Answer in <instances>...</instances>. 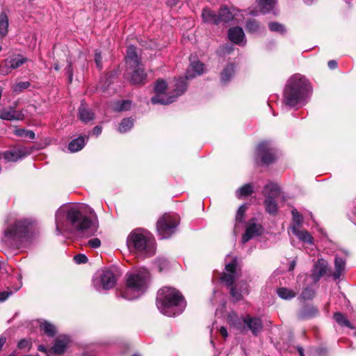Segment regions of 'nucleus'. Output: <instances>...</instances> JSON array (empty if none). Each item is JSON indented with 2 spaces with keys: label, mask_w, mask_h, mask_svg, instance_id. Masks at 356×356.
I'll return each mask as SVG.
<instances>
[{
  "label": "nucleus",
  "mask_w": 356,
  "mask_h": 356,
  "mask_svg": "<svg viewBox=\"0 0 356 356\" xmlns=\"http://www.w3.org/2000/svg\"><path fill=\"white\" fill-rule=\"evenodd\" d=\"M55 223L57 234L70 233L81 237L95 235L99 227L95 211L83 203L61 205L56 211Z\"/></svg>",
  "instance_id": "f257e3e1"
},
{
  "label": "nucleus",
  "mask_w": 356,
  "mask_h": 356,
  "mask_svg": "<svg viewBox=\"0 0 356 356\" xmlns=\"http://www.w3.org/2000/svg\"><path fill=\"white\" fill-rule=\"evenodd\" d=\"M311 86L307 78L295 74L287 81L284 90V103L289 107H300L308 101Z\"/></svg>",
  "instance_id": "f03ea898"
},
{
  "label": "nucleus",
  "mask_w": 356,
  "mask_h": 356,
  "mask_svg": "<svg viewBox=\"0 0 356 356\" xmlns=\"http://www.w3.org/2000/svg\"><path fill=\"white\" fill-rule=\"evenodd\" d=\"M152 281V274L148 268H136L125 275V289L120 296L128 300H135L144 294Z\"/></svg>",
  "instance_id": "7ed1b4c3"
},
{
  "label": "nucleus",
  "mask_w": 356,
  "mask_h": 356,
  "mask_svg": "<svg viewBox=\"0 0 356 356\" xmlns=\"http://www.w3.org/2000/svg\"><path fill=\"white\" fill-rule=\"evenodd\" d=\"M127 247L138 261L152 257L156 250V244L153 236L146 230L136 229L127 238Z\"/></svg>",
  "instance_id": "20e7f679"
},
{
  "label": "nucleus",
  "mask_w": 356,
  "mask_h": 356,
  "mask_svg": "<svg viewBox=\"0 0 356 356\" xmlns=\"http://www.w3.org/2000/svg\"><path fill=\"white\" fill-rule=\"evenodd\" d=\"M156 305L161 313L171 317L182 313L186 301L176 289L165 286L158 291Z\"/></svg>",
  "instance_id": "39448f33"
},
{
  "label": "nucleus",
  "mask_w": 356,
  "mask_h": 356,
  "mask_svg": "<svg viewBox=\"0 0 356 356\" xmlns=\"http://www.w3.org/2000/svg\"><path fill=\"white\" fill-rule=\"evenodd\" d=\"M155 95L151 98L153 104H170L176 101L178 97L182 95L187 90V83L182 79H178L170 87L166 81L159 79L154 86Z\"/></svg>",
  "instance_id": "423d86ee"
},
{
  "label": "nucleus",
  "mask_w": 356,
  "mask_h": 356,
  "mask_svg": "<svg viewBox=\"0 0 356 356\" xmlns=\"http://www.w3.org/2000/svg\"><path fill=\"white\" fill-rule=\"evenodd\" d=\"M31 222L26 219L17 220L3 232L2 240L8 245L17 246L26 237Z\"/></svg>",
  "instance_id": "0eeeda50"
},
{
  "label": "nucleus",
  "mask_w": 356,
  "mask_h": 356,
  "mask_svg": "<svg viewBox=\"0 0 356 356\" xmlns=\"http://www.w3.org/2000/svg\"><path fill=\"white\" fill-rule=\"evenodd\" d=\"M117 268H99L92 277V286L97 291L113 288L120 276Z\"/></svg>",
  "instance_id": "6e6552de"
},
{
  "label": "nucleus",
  "mask_w": 356,
  "mask_h": 356,
  "mask_svg": "<svg viewBox=\"0 0 356 356\" xmlns=\"http://www.w3.org/2000/svg\"><path fill=\"white\" fill-rule=\"evenodd\" d=\"M179 218L175 213H165L156 222V229L161 238H170L177 229Z\"/></svg>",
  "instance_id": "1a4fd4ad"
},
{
  "label": "nucleus",
  "mask_w": 356,
  "mask_h": 356,
  "mask_svg": "<svg viewBox=\"0 0 356 356\" xmlns=\"http://www.w3.org/2000/svg\"><path fill=\"white\" fill-rule=\"evenodd\" d=\"M262 194L265 197L264 206L266 211L275 216L278 211V206L275 199L281 195L280 186L274 182H269L264 186Z\"/></svg>",
  "instance_id": "9d476101"
},
{
  "label": "nucleus",
  "mask_w": 356,
  "mask_h": 356,
  "mask_svg": "<svg viewBox=\"0 0 356 356\" xmlns=\"http://www.w3.org/2000/svg\"><path fill=\"white\" fill-rule=\"evenodd\" d=\"M277 159L276 149L268 141L260 143L256 149V160L264 165L273 163Z\"/></svg>",
  "instance_id": "9b49d317"
},
{
  "label": "nucleus",
  "mask_w": 356,
  "mask_h": 356,
  "mask_svg": "<svg viewBox=\"0 0 356 356\" xmlns=\"http://www.w3.org/2000/svg\"><path fill=\"white\" fill-rule=\"evenodd\" d=\"M243 322L244 323V326H243L241 323L235 324L236 328L241 332H243L248 329L251 331L252 334L257 336L263 328V324L259 318L252 317L250 315H247L243 318Z\"/></svg>",
  "instance_id": "f8f14e48"
},
{
  "label": "nucleus",
  "mask_w": 356,
  "mask_h": 356,
  "mask_svg": "<svg viewBox=\"0 0 356 356\" xmlns=\"http://www.w3.org/2000/svg\"><path fill=\"white\" fill-rule=\"evenodd\" d=\"M31 149L22 145H17L12 149L4 152L3 156L7 162H17L31 154Z\"/></svg>",
  "instance_id": "ddd939ff"
},
{
  "label": "nucleus",
  "mask_w": 356,
  "mask_h": 356,
  "mask_svg": "<svg viewBox=\"0 0 356 356\" xmlns=\"http://www.w3.org/2000/svg\"><path fill=\"white\" fill-rule=\"evenodd\" d=\"M70 342V339L69 337L66 335L58 336L56 339L53 346L49 349L47 356H59L64 353L67 350Z\"/></svg>",
  "instance_id": "4468645a"
},
{
  "label": "nucleus",
  "mask_w": 356,
  "mask_h": 356,
  "mask_svg": "<svg viewBox=\"0 0 356 356\" xmlns=\"http://www.w3.org/2000/svg\"><path fill=\"white\" fill-rule=\"evenodd\" d=\"M344 268H315L313 273L312 280L314 283L318 281L321 277L327 275L334 280L339 279L343 273Z\"/></svg>",
  "instance_id": "2eb2a0df"
},
{
  "label": "nucleus",
  "mask_w": 356,
  "mask_h": 356,
  "mask_svg": "<svg viewBox=\"0 0 356 356\" xmlns=\"http://www.w3.org/2000/svg\"><path fill=\"white\" fill-rule=\"evenodd\" d=\"M26 60L27 59L20 54L15 55L4 60L0 71L1 73L8 74L11 70L17 69L22 65Z\"/></svg>",
  "instance_id": "dca6fc26"
},
{
  "label": "nucleus",
  "mask_w": 356,
  "mask_h": 356,
  "mask_svg": "<svg viewBox=\"0 0 356 356\" xmlns=\"http://www.w3.org/2000/svg\"><path fill=\"white\" fill-rule=\"evenodd\" d=\"M261 233V225L257 223L254 219H252L247 224L245 232L242 236V243H245L254 236H259Z\"/></svg>",
  "instance_id": "f3484780"
},
{
  "label": "nucleus",
  "mask_w": 356,
  "mask_h": 356,
  "mask_svg": "<svg viewBox=\"0 0 356 356\" xmlns=\"http://www.w3.org/2000/svg\"><path fill=\"white\" fill-rule=\"evenodd\" d=\"M127 76L130 77V81L134 84L143 83L146 79V74L141 64L132 68L127 67Z\"/></svg>",
  "instance_id": "a211bd4d"
},
{
  "label": "nucleus",
  "mask_w": 356,
  "mask_h": 356,
  "mask_svg": "<svg viewBox=\"0 0 356 356\" xmlns=\"http://www.w3.org/2000/svg\"><path fill=\"white\" fill-rule=\"evenodd\" d=\"M204 72V65L202 63L198 60L192 61L191 60V63L186 70L185 76L181 77L180 79H182L186 82V80L191 79L197 76L202 75Z\"/></svg>",
  "instance_id": "6ab92c4d"
},
{
  "label": "nucleus",
  "mask_w": 356,
  "mask_h": 356,
  "mask_svg": "<svg viewBox=\"0 0 356 356\" xmlns=\"http://www.w3.org/2000/svg\"><path fill=\"white\" fill-rule=\"evenodd\" d=\"M24 118L21 111L15 109V106H10L0 110V119L3 120H22Z\"/></svg>",
  "instance_id": "aec40b11"
},
{
  "label": "nucleus",
  "mask_w": 356,
  "mask_h": 356,
  "mask_svg": "<svg viewBox=\"0 0 356 356\" xmlns=\"http://www.w3.org/2000/svg\"><path fill=\"white\" fill-rule=\"evenodd\" d=\"M229 39L236 44L244 45L245 44V36L242 28L236 26L229 29L228 32Z\"/></svg>",
  "instance_id": "412c9836"
},
{
  "label": "nucleus",
  "mask_w": 356,
  "mask_h": 356,
  "mask_svg": "<svg viewBox=\"0 0 356 356\" xmlns=\"http://www.w3.org/2000/svg\"><path fill=\"white\" fill-rule=\"evenodd\" d=\"M236 72V66L234 63L227 64L220 74V81L222 85H227L234 78Z\"/></svg>",
  "instance_id": "4be33fe9"
},
{
  "label": "nucleus",
  "mask_w": 356,
  "mask_h": 356,
  "mask_svg": "<svg viewBox=\"0 0 356 356\" xmlns=\"http://www.w3.org/2000/svg\"><path fill=\"white\" fill-rule=\"evenodd\" d=\"M125 59L127 65L129 68L137 67L138 64H140L136 48L133 45L128 47Z\"/></svg>",
  "instance_id": "5701e85b"
},
{
  "label": "nucleus",
  "mask_w": 356,
  "mask_h": 356,
  "mask_svg": "<svg viewBox=\"0 0 356 356\" xmlns=\"http://www.w3.org/2000/svg\"><path fill=\"white\" fill-rule=\"evenodd\" d=\"M248 293L249 289L246 282H240L231 289V294L236 300H241L243 296Z\"/></svg>",
  "instance_id": "b1692460"
},
{
  "label": "nucleus",
  "mask_w": 356,
  "mask_h": 356,
  "mask_svg": "<svg viewBox=\"0 0 356 356\" xmlns=\"http://www.w3.org/2000/svg\"><path fill=\"white\" fill-rule=\"evenodd\" d=\"M95 118V114L84 103H81L79 108V118L85 124L89 123Z\"/></svg>",
  "instance_id": "393cba45"
},
{
  "label": "nucleus",
  "mask_w": 356,
  "mask_h": 356,
  "mask_svg": "<svg viewBox=\"0 0 356 356\" xmlns=\"http://www.w3.org/2000/svg\"><path fill=\"white\" fill-rule=\"evenodd\" d=\"M89 136H79L77 138L72 140L68 145V149L71 152H76L83 148L87 141L88 140Z\"/></svg>",
  "instance_id": "a878e982"
},
{
  "label": "nucleus",
  "mask_w": 356,
  "mask_h": 356,
  "mask_svg": "<svg viewBox=\"0 0 356 356\" xmlns=\"http://www.w3.org/2000/svg\"><path fill=\"white\" fill-rule=\"evenodd\" d=\"M203 21L208 24L218 25L219 24L218 13L216 14L214 11L209 8H204L202 13Z\"/></svg>",
  "instance_id": "bb28decb"
},
{
  "label": "nucleus",
  "mask_w": 356,
  "mask_h": 356,
  "mask_svg": "<svg viewBox=\"0 0 356 356\" xmlns=\"http://www.w3.org/2000/svg\"><path fill=\"white\" fill-rule=\"evenodd\" d=\"M225 270L223 272L221 280L227 285L231 286L233 284L235 279L238 277V273L236 268H225Z\"/></svg>",
  "instance_id": "cd10ccee"
},
{
  "label": "nucleus",
  "mask_w": 356,
  "mask_h": 356,
  "mask_svg": "<svg viewBox=\"0 0 356 356\" xmlns=\"http://www.w3.org/2000/svg\"><path fill=\"white\" fill-rule=\"evenodd\" d=\"M40 330L50 337H54L57 332L56 326L45 320L40 321Z\"/></svg>",
  "instance_id": "c85d7f7f"
},
{
  "label": "nucleus",
  "mask_w": 356,
  "mask_h": 356,
  "mask_svg": "<svg viewBox=\"0 0 356 356\" xmlns=\"http://www.w3.org/2000/svg\"><path fill=\"white\" fill-rule=\"evenodd\" d=\"M292 233L302 242L307 244H313L314 238L307 231L295 229Z\"/></svg>",
  "instance_id": "c756f323"
},
{
  "label": "nucleus",
  "mask_w": 356,
  "mask_h": 356,
  "mask_svg": "<svg viewBox=\"0 0 356 356\" xmlns=\"http://www.w3.org/2000/svg\"><path fill=\"white\" fill-rule=\"evenodd\" d=\"M236 13L230 11L227 7H221L218 11L219 24L220 22H228L232 20Z\"/></svg>",
  "instance_id": "7c9ffc66"
},
{
  "label": "nucleus",
  "mask_w": 356,
  "mask_h": 356,
  "mask_svg": "<svg viewBox=\"0 0 356 356\" xmlns=\"http://www.w3.org/2000/svg\"><path fill=\"white\" fill-rule=\"evenodd\" d=\"M299 289L292 290L286 287L279 288L277 291V295L282 299L291 300L298 293Z\"/></svg>",
  "instance_id": "2f4dec72"
},
{
  "label": "nucleus",
  "mask_w": 356,
  "mask_h": 356,
  "mask_svg": "<svg viewBox=\"0 0 356 356\" xmlns=\"http://www.w3.org/2000/svg\"><path fill=\"white\" fill-rule=\"evenodd\" d=\"M259 8L263 14L273 11L276 0H257Z\"/></svg>",
  "instance_id": "473e14b6"
},
{
  "label": "nucleus",
  "mask_w": 356,
  "mask_h": 356,
  "mask_svg": "<svg viewBox=\"0 0 356 356\" xmlns=\"http://www.w3.org/2000/svg\"><path fill=\"white\" fill-rule=\"evenodd\" d=\"M245 29L248 33H260L264 29V27L258 21L253 19L246 22Z\"/></svg>",
  "instance_id": "72a5a7b5"
},
{
  "label": "nucleus",
  "mask_w": 356,
  "mask_h": 356,
  "mask_svg": "<svg viewBox=\"0 0 356 356\" xmlns=\"http://www.w3.org/2000/svg\"><path fill=\"white\" fill-rule=\"evenodd\" d=\"M254 192V186L252 184H245L236 191L237 198H241L251 195Z\"/></svg>",
  "instance_id": "f704fd0d"
},
{
  "label": "nucleus",
  "mask_w": 356,
  "mask_h": 356,
  "mask_svg": "<svg viewBox=\"0 0 356 356\" xmlns=\"http://www.w3.org/2000/svg\"><path fill=\"white\" fill-rule=\"evenodd\" d=\"M293 220H292V224L291 226V232L294 231L295 229H300L302 224V217L299 213L297 209H293L291 211Z\"/></svg>",
  "instance_id": "c9c22d12"
},
{
  "label": "nucleus",
  "mask_w": 356,
  "mask_h": 356,
  "mask_svg": "<svg viewBox=\"0 0 356 356\" xmlns=\"http://www.w3.org/2000/svg\"><path fill=\"white\" fill-rule=\"evenodd\" d=\"M134 126V120L131 118L123 119L119 124L118 131L124 134L131 129Z\"/></svg>",
  "instance_id": "e433bc0d"
},
{
  "label": "nucleus",
  "mask_w": 356,
  "mask_h": 356,
  "mask_svg": "<svg viewBox=\"0 0 356 356\" xmlns=\"http://www.w3.org/2000/svg\"><path fill=\"white\" fill-rule=\"evenodd\" d=\"M8 19L5 13L0 14V35L3 37L8 33Z\"/></svg>",
  "instance_id": "4c0bfd02"
},
{
  "label": "nucleus",
  "mask_w": 356,
  "mask_h": 356,
  "mask_svg": "<svg viewBox=\"0 0 356 356\" xmlns=\"http://www.w3.org/2000/svg\"><path fill=\"white\" fill-rule=\"evenodd\" d=\"M131 106V102L129 100L118 101L113 104V108L115 111H128Z\"/></svg>",
  "instance_id": "58836bf2"
},
{
  "label": "nucleus",
  "mask_w": 356,
  "mask_h": 356,
  "mask_svg": "<svg viewBox=\"0 0 356 356\" xmlns=\"http://www.w3.org/2000/svg\"><path fill=\"white\" fill-rule=\"evenodd\" d=\"M14 134L17 136L28 138L31 140H33L35 138V134L33 131L25 129H16L14 131Z\"/></svg>",
  "instance_id": "ea45409f"
},
{
  "label": "nucleus",
  "mask_w": 356,
  "mask_h": 356,
  "mask_svg": "<svg viewBox=\"0 0 356 356\" xmlns=\"http://www.w3.org/2000/svg\"><path fill=\"white\" fill-rule=\"evenodd\" d=\"M225 261H226V264H225V267H226V268L238 267V266L243 265L241 259L236 257H232L229 255L227 256V257L225 259Z\"/></svg>",
  "instance_id": "a19ab883"
},
{
  "label": "nucleus",
  "mask_w": 356,
  "mask_h": 356,
  "mask_svg": "<svg viewBox=\"0 0 356 356\" xmlns=\"http://www.w3.org/2000/svg\"><path fill=\"white\" fill-rule=\"evenodd\" d=\"M268 28L272 32H277L280 34L286 33V30L284 26L277 22H272L268 24Z\"/></svg>",
  "instance_id": "79ce46f5"
},
{
  "label": "nucleus",
  "mask_w": 356,
  "mask_h": 356,
  "mask_svg": "<svg viewBox=\"0 0 356 356\" xmlns=\"http://www.w3.org/2000/svg\"><path fill=\"white\" fill-rule=\"evenodd\" d=\"M156 267H164L168 265H173V264L165 256L157 257L154 262Z\"/></svg>",
  "instance_id": "37998d69"
},
{
  "label": "nucleus",
  "mask_w": 356,
  "mask_h": 356,
  "mask_svg": "<svg viewBox=\"0 0 356 356\" xmlns=\"http://www.w3.org/2000/svg\"><path fill=\"white\" fill-rule=\"evenodd\" d=\"M334 319L339 325L341 326H346L348 327H351L350 322L339 312L335 313L334 314Z\"/></svg>",
  "instance_id": "c03bdc74"
},
{
  "label": "nucleus",
  "mask_w": 356,
  "mask_h": 356,
  "mask_svg": "<svg viewBox=\"0 0 356 356\" xmlns=\"http://www.w3.org/2000/svg\"><path fill=\"white\" fill-rule=\"evenodd\" d=\"M314 296V291L313 289L306 287L302 292L300 297L303 300H310Z\"/></svg>",
  "instance_id": "a18cd8bd"
},
{
  "label": "nucleus",
  "mask_w": 356,
  "mask_h": 356,
  "mask_svg": "<svg viewBox=\"0 0 356 356\" xmlns=\"http://www.w3.org/2000/svg\"><path fill=\"white\" fill-rule=\"evenodd\" d=\"M29 86H30L29 82H28V81H21V82L17 83L13 87V92H17V93L21 92L24 90L28 88Z\"/></svg>",
  "instance_id": "49530a36"
},
{
  "label": "nucleus",
  "mask_w": 356,
  "mask_h": 356,
  "mask_svg": "<svg viewBox=\"0 0 356 356\" xmlns=\"http://www.w3.org/2000/svg\"><path fill=\"white\" fill-rule=\"evenodd\" d=\"M247 209V205L246 204H242L240 206V207L238 209L236 215V222H243V215Z\"/></svg>",
  "instance_id": "de8ad7c7"
},
{
  "label": "nucleus",
  "mask_w": 356,
  "mask_h": 356,
  "mask_svg": "<svg viewBox=\"0 0 356 356\" xmlns=\"http://www.w3.org/2000/svg\"><path fill=\"white\" fill-rule=\"evenodd\" d=\"M74 262L77 265L85 264L88 261V257L84 254H79L73 258Z\"/></svg>",
  "instance_id": "09e8293b"
},
{
  "label": "nucleus",
  "mask_w": 356,
  "mask_h": 356,
  "mask_svg": "<svg viewBox=\"0 0 356 356\" xmlns=\"http://www.w3.org/2000/svg\"><path fill=\"white\" fill-rule=\"evenodd\" d=\"M335 266L334 267H344L346 265V261L343 257L339 255H336L335 259Z\"/></svg>",
  "instance_id": "8fccbe9b"
},
{
  "label": "nucleus",
  "mask_w": 356,
  "mask_h": 356,
  "mask_svg": "<svg viewBox=\"0 0 356 356\" xmlns=\"http://www.w3.org/2000/svg\"><path fill=\"white\" fill-rule=\"evenodd\" d=\"M95 61L97 67L99 69H102V57L101 53L97 51H96L95 54Z\"/></svg>",
  "instance_id": "3c124183"
},
{
  "label": "nucleus",
  "mask_w": 356,
  "mask_h": 356,
  "mask_svg": "<svg viewBox=\"0 0 356 356\" xmlns=\"http://www.w3.org/2000/svg\"><path fill=\"white\" fill-rule=\"evenodd\" d=\"M88 244L91 247V248H99L101 245V241L99 238H92L90 239L89 241H88Z\"/></svg>",
  "instance_id": "603ef678"
},
{
  "label": "nucleus",
  "mask_w": 356,
  "mask_h": 356,
  "mask_svg": "<svg viewBox=\"0 0 356 356\" xmlns=\"http://www.w3.org/2000/svg\"><path fill=\"white\" fill-rule=\"evenodd\" d=\"M31 343L28 340H26V339H22L18 343V348L20 349L26 348H28L29 349L31 348Z\"/></svg>",
  "instance_id": "864d4df0"
},
{
  "label": "nucleus",
  "mask_w": 356,
  "mask_h": 356,
  "mask_svg": "<svg viewBox=\"0 0 356 356\" xmlns=\"http://www.w3.org/2000/svg\"><path fill=\"white\" fill-rule=\"evenodd\" d=\"M327 266H328V263L325 259H324L323 258H319V259H318L317 261L315 263L314 267H327Z\"/></svg>",
  "instance_id": "5fc2aeb1"
},
{
  "label": "nucleus",
  "mask_w": 356,
  "mask_h": 356,
  "mask_svg": "<svg viewBox=\"0 0 356 356\" xmlns=\"http://www.w3.org/2000/svg\"><path fill=\"white\" fill-rule=\"evenodd\" d=\"M12 293L13 291L0 292V302L5 301Z\"/></svg>",
  "instance_id": "6e6d98bb"
},
{
  "label": "nucleus",
  "mask_w": 356,
  "mask_h": 356,
  "mask_svg": "<svg viewBox=\"0 0 356 356\" xmlns=\"http://www.w3.org/2000/svg\"><path fill=\"white\" fill-rule=\"evenodd\" d=\"M66 73L68 74V76H69V82L71 83L72 81V76H73L72 68L71 64H69V65L66 68Z\"/></svg>",
  "instance_id": "4d7b16f0"
},
{
  "label": "nucleus",
  "mask_w": 356,
  "mask_h": 356,
  "mask_svg": "<svg viewBox=\"0 0 356 356\" xmlns=\"http://www.w3.org/2000/svg\"><path fill=\"white\" fill-rule=\"evenodd\" d=\"M102 131V127L101 126H95L93 128L92 134L96 136H98Z\"/></svg>",
  "instance_id": "13d9d810"
},
{
  "label": "nucleus",
  "mask_w": 356,
  "mask_h": 356,
  "mask_svg": "<svg viewBox=\"0 0 356 356\" xmlns=\"http://www.w3.org/2000/svg\"><path fill=\"white\" fill-rule=\"evenodd\" d=\"M219 332L224 338H227L228 337L227 330L225 327H221L219 330Z\"/></svg>",
  "instance_id": "bf43d9fd"
},
{
  "label": "nucleus",
  "mask_w": 356,
  "mask_h": 356,
  "mask_svg": "<svg viewBox=\"0 0 356 356\" xmlns=\"http://www.w3.org/2000/svg\"><path fill=\"white\" fill-rule=\"evenodd\" d=\"M38 350L40 352H43L44 353L47 355V353L49 351V349H47L43 345H40L38 346Z\"/></svg>",
  "instance_id": "052dcab7"
},
{
  "label": "nucleus",
  "mask_w": 356,
  "mask_h": 356,
  "mask_svg": "<svg viewBox=\"0 0 356 356\" xmlns=\"http://www.w3.org/2000/svg\"><path fill=\"white\" fill-rule=\"evenodd\" d=\"M337 66V61L334 60H330L328 62V67L333 70V69H335Z\"/></svg>",
  "instance_id": "680f3d73"
},
{
  "label": "nucleus",
  "mask_w": 356,
  "mask_h": 356,
  "mask_svg": "<svg viewBox=\"0 0 356 356\" xmlns=\"http://www.w3.org/2000/svg\"><path fill=\"white\" fill-rule=\"evenodd\" d=\"M179 0H168L167 4L170 7H173L177 4Z\"/></svg>",
  "instance_id": "e2e57ef3"
},
{
  "label": "nucleus",
  "mask_w": 356,
  "mask_h": 356,
  "mask_svg": "<svg viewBox=\"0 0 356 356\" xmlns=\"http://www.w3.org/2000/svg\"><path fill=\"white\" fill-rule=\"evenodd\" d=\"M6 341V338L5 337H0V349L1 348V347L3 346V345L5 343Z\"/></svg>",
  "instance_id": "0e129e2a"
},
{
  "label": "nucleus",
  "mask_w": 356,
  "mask_h": 356,
  "mask_svg": "<svg viewBox=\"0 0 356 356\" xmlns=\"http://www.w3.org/2000/svg\"><path fill=\"white\" fill-rule=\"evenodd\" d=\"M232 47H228V46H227V47H223L222 50V51H225L226 53H228V54H229V53H230V51H232Z\"/></svg>",
  "instance_id": "69168bd1"
},
{
  "label": "nucleus",
  "mask_w": 356,
  "mask_h": 356,
  "mask_svg": "<svg viewBox=\"0 0 356 356\" xmlns=\"http://www.w3.org/2000/svg\"><path fill=\"white\" fill-rule=\"evenodd\" d=\"M296 261L294 259H293V260L291 261V263H290V266H289V267L293 268V267H295V266H296Z\"/></svg>",
  "instance_id": "338daca9"
},
{
  "label": "nucleus",
  "mask_w": 356,
  "mask_h": 356,
  "mask_svg": "<svg viewBox=\"0 0 356 356\" xmlns=\"http://www.w3.org/2000/svg\"><path fill=\"white\" fill-rule=\"evenodd\" d=\"M53 67H54V69L55 70H56V71L59 70V69H60L59 65H58V64H57V63H55V64L54 65Z\"/></svg>",
  "instance_id": "774afa93"
}]
</instances>
